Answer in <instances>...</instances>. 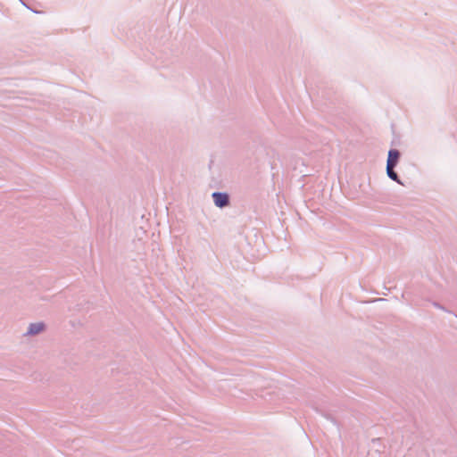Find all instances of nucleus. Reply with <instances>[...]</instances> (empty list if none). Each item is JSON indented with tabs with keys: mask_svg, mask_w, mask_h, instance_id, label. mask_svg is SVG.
<instances>
[{
	"mask_svg": "<svg viewBox=\"0 0 457 457\" xmlns=\"http://www.w3.org/2000/svg\"><path fill=\"white\" fill-rule=\"evenodd\" d=\"M43 329H44L43 323H34L29 326V333L31 335H35V334L41 332Z\"/></svg>",
	"mask_w": 457,
	"mask_h": 457,
	"instance_id": "obj_3",
	"label": "nucleus"
},
{
	"mask_svg": "<svg viewBox=\"0 0 457 457\" xmlns=\"http://www.w3.org/2000/svg\"><path fill=\"white\" fill-rule=\"evenodd\" d=\"M395 166H392V165H387L386 164V172H387V175L390 179H392L393 180L395 181H398V176L397 174L394 171V168Z\"/></svg>",
	"mask_w": 457,
	"mask_h": 457,
	"instance_id": "obj_4",
	"label": "nucleus"
},
{
	"mask_svg": "<svg viewBox=\"0 0 457 457\" xmlns=\"http://www.w3.org/2000/svg\"><path fill=\"white\" fill-rule=\"evenodd\" d=\"M212 197L218 207H224L228 204V197L226 194L213 193Z\"/></svg>",
	"mask_w": 457,
	"mask_h": 457,
	"instance_id": "obj_1",
	"label": "nucleus"
},
{
	"mask_svg": "<svg viewBox=\"0 0 457 457\" xmlns=\"http://www.w3.org/2000/svg\"><path fill=\"white\" fill-rule=\"evenodd\" d=\"M399 157H400V154L397 150L395 149H391L389 152H388V158H387V165H392V166H395L398 162V160H399Z\"/></svg>",
	"mask_w": 457,
	"mask_h": 457,
	"instance_id": "obj_2",
	"label": "nucleus"
}]
</instances>
